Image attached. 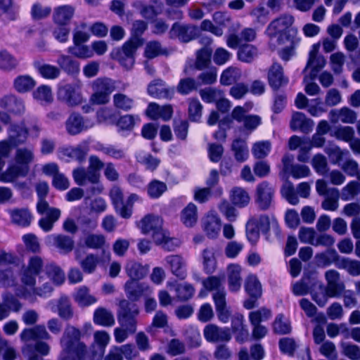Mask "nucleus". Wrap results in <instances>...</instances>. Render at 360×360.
I'll list each match as a JSON object with an SVG mask.
<instances>
[{
    "instance_id": "nucleus-1",
    "label": "nucleus",
    "mask_w": 360,
    "mask_h": 360,
    "mask_svg": "<svg viewBox=\"0 0 360 360\" xmlns=\"http://www.w3.org/2000/svg\"><path fill=\"white\" fill-rule=\"evenodd\" d=\"M80 338L81 332L79 329L74 326H67L60 339L63 360H85L87 349Z\"/></svg>"
},
{
    "instance_id": "nucleus-2",
    "label": "nucleus",
    "mask_w": 360,
    "mask_h": 360,
    "mask_svg": "<svg viewBox=\"0 0 360 360\" xmlns=\"http://www.w3.org/2000/svg\"><path fill=\"white\" fill-rule=\"evenodd\" d=\"M294 22V17L290 14H282L274 19L267 26L266 34L271 40L276 39L278 44H283L285 41H289L288 29Z\"/></svg>"
},
{
    "instance_id": "nucleus-3",
    "label": "nucleus",
    "mask_w": 360,
    "mask_h": 360,
    "mask_svg": "<svg viewBox=\"0 0 360 360\" xmlns=\"http://www.w3.org/2000/svg\"><path fill=\"white\" fill-rule=\"evenodd\" d=\"M92 94L89 102L92 105H105L109 102L110 95L115 90V82L110 78H98L91 84Z\"/></svg>"
},
{
    "instance_id": "nucleus-4",
    "label": "nucleus",
    "mask_w": 360,
    "mask_h": 360,
    "mask_svg": "<svg viewBox=\"0 0 360 360\" xmlns=\"http://www.w3.org/2000/svg\"><path fill=\"white\" fill-rule=\"evenodd\" d=\"M139 309L136 304L122 299L119 302L117 319L121 326L128 329L130 333H135L137 327V316Z\"/></svg>"
},
{
    "instance_id": "nucleus-5",
    "label": "nucleus",
    "mask_w": 360,
    "mask_h": 360,
    "mask_svg": "<svg viewBox=\"0 0 360 360\" xmlns=\"http://www.w3.org/2000/svg\"><path fill=\"white\" fill-rule=\"evenodd\" d=\"M320 43L313 44L309 53L307 65L303 71L304 74V82L313 80L317 74L326 66V58L319 53Z\"/></svg>"
},
{
    "instance_id": "nucleus-6",
    "label": "nucleus",
    "mask_w": 360,
    "mask_h": 360,
    "mask_svg": "<svg viewBox=\"0 0 360 360\" xmlns=\"http://www.w3.org/2000/svg\"><path fill=\"white\" fill-rule=\"evenodd\" d=\"M57 95L58 98L68 106H77L83 102L79 82L66 84L59 87Z\"/></svg>"
},
{
    "instance_id": "nucleus-7",
    "label": "nucleus",
    "mask_w": 360,
    "mask_h": 360,
    "mask_svg": "<svg viewBox=\"0 0 360 360\" xmlns=\"http://www.w3.org/2000/svg\"><path fill=\"white\" fill-rule=\"evenodd\" d=\"M37 210L40 214L44 215L39 221V226L44 231H49L53 229L54 223L58 221L61 214L59 209L50 207L44 199L39 200Z\"/></svg>"
},
{
    "instance_id": "nucleus-8",
    "label": "nucleus",
    "mask_w": 360,
    "mask_h": 360,
    "mask_svg": "<svg viewBox=\"0 0 360 360\" xmlns=\"http://www.w3.org/2000/svg\"><path fill=\"white\" fill-rule=\"evenodd\" d=\"M275 189L271 184L268 181L259 183L255 190V200L259 209L268 210L273 202Z\"/></svg>"
},
{
    "instance_id": "nucleus-9",
    "label": "nucleus",
    "mask_w": 360,
    "mask_h": 360,
    "mask_svg": "<svg viewBox=\"0 0 360 360\" xmlns=\"http://www.w3.org/2000/svg\"><path fill=\"white\" fill-rule=\"evenodd\" d=\"M203 335L205 339L212 343L227 342L231 339L230 329L228 328H220L219 326L209 323L203 329Z\"/></svg>"
},
{
    "instance_id": "nucleus-10",
    "label": "nucleus",
    "mask_w": 360,
    "mask_h": 360,
    "mask_svg": "<svg viewBox=\"0 0 360 360\" xmlns=\"http://www.w3.org/2000/svg\"><path fill=\"white\" fill-rule=\"evenodd\" d=\"M172 38H178L182 42L186 43L195 39L198 34V29L195 26L181 25L176 22L169 31Z\"/></svg>"
},
{
    "instance_id": "nucleus-11",
    "label": "nucleus",
    "mask_w": 360,
    "mask_h": 360,
    "mask_svg": "<svg viewBox=\"0 0 360 360\" xmlns=\"http://www.w3.org/2000/svg\"><path fill=\"white\" fill-rule=\"evenodd\" d=\"M267 79L270 86L276 90L288 83V78L284 75L283 68L278 63H274L269 68Z\"/></svg>"
},
{
    "instance_id": "nucleus-12",
    "label": "nucleus",
    "mask_w": 360,
    "mask_h": 360,
    "mask_svg": "<svg viewBox=\"0 0 360 360\" xmlns=\"http://www.w3.org/2000/svg\"><path fill=\"white\" fill-rule=\"evenodd\" d=\"M325 278L327 285L325 289L328 291L330 297H338L345 290V284L340 280V274L335 270H330L326 272Z\"/></svg>"
},
{
    "instance_id": "nucleus-13",
    "label": "nucleus",
    "mask_w": 360,
    "mask_h": 360,
    "mask_svg": "<svg viewBox=\"0 0 360 360\" xmlns=\"http://www.w3.org/2000/svg\"><path fill=\"white\" fill-rule=\"evenodd\" d=\"M257 37V31L252 27L243 28L239 34H230L226 39V44L229 48L236 49L240 43L253 41Z\"/></svg>"
},
{
    "instance_id": "nucleus-14",
    "label": "nucleus",
    "mask_w": 360,
    "mask_h": 360,
    "mask_svg": "<svg viewBox=\"0 0 360 360\" xmlns=\"http://www.w3.org/2000/svg\"><path fill=\"white\" fill-rule=\"evenodd\" d=\"M202 226L207 237L216 238L221 231V221L219 217L212 212H209L202 220Z\"/></svg>"
},
{
    "instance_id": "nucleus-15",
    "label": "nucleus",
    "mask_w": 360,
    "mask_h": 360,
    "mask_svg": "<svg viewBox=\"0 0 360 360\" xmlns=\"http://www.w3.org/2000/svg\"><path fill=\"white\" fill-rule=\"evenodd\" d=\"M75 8L70 4H64L54 8L53 13V22L60 26L68 25L73 18Z\"/></svg>"
},
{
    "instance_id": "nucleus-16",
    "label": "nucleus",
    "mask_w": 360,
    "mask_h": 360,
    "mask_svg": "<svg viewBox=\"0 0 360 360\" xmlns=\"http://www.w3.org/2000/svg\"><path fill=\"white\" fill-rule=\"evenodd\" d=\"M89 146L86 144L77 145L75 147L68 146L59 148V153L63 157L76 160L79 162H83L89 153Z\"/></svg>"
},
{
    "instance_id": "nucleus-17",
    "label": "nucleus",
    "mask_w": 360,
    "mask_h": 360,
    "mask_svg": "<svg viewBox=\"0 0 360 360\" xmlns=\"http://www.w3.org/2000/svg\"><path fill=\"white\" fill-rule=\"evenodd\" d=\"M329 118L332 123L336 124L339 121L346 124H353L357 119L356 112L347 107L338 110H332L329 112Z\"/></svg>"
},
{
    "instance_id": "nucleus-18",
    "label": "nucleus",
    "mask_w": 360,
    "mask_h": 360,
    "mask_svg": "<svg viewBox=\"0 0 360 360\" xmlns=\"http://www.w3.org/2000/svg\"><path fill=\"white\" fill-rule=\"evenodd\" d=\"M34 160V154L32 149L27 147L16 149L14 155V162L24 169L27 174L30 171V165Z\"/></svg>"
},
{
    "instance_id": "nucleus-19",
    "label": "nucleus",
    "mask_w": 360,
    "mask_h": 360,
    "mask_svg": "<svg viewBox=\"0 0 360 360\" xmlns=\"http://www.w3.org/2000/svg\"><path fill=\"white\" fill-rule=\"evenodd\" d=\"M124 290L127 297L131 301L138 300L143 294L150 292V287L143 283H136L129 280L124 284Z\"/></svg>"
},
{
    "instance_id": "nucleus-20",
    "label": "nucleus",
    "mask_w": 360,
    "mask_h": 360,
    "mask_svg": "<svg viewBox=\"0 0 360 360\" xmlns=\"http://www.w3.org/2000/svg\"><path fill=\"white\" fill-rule=\"evenodd\" d=\"M148 92L152 96L158 98L171 99L174 95V90L166 87L165 82L161 79H155L152 82L148 85Z\"/></svg>"
},
{
    "instance_id": "nucleus-21",
    "label": "nucleus",
    "mask_w": 360,
    "mask_h": 360,
    "mask_svg": "<svg viewBox=\"0 0 360 360\" xmlns=\"http://www.w3.org/2000/svg\"><path fill=\"white\" fill-rule=\"evenodd\" d=\"M146 113L153 120L162 118L164 120H169L172 116L173 108L171 105L160 106L155 103H151L149 104Z\"/></svg>"
},
{
    "instance_id": "nucleus-22",
    "label": "nucleus",
    "mask_w": 360,
    "mask_h": 360,
    "mask_svg": "<svg viewBox=\"0 0 360 360\" xmlns=\"http://www.w3.org/2000/svg\"><path fill=\"white\" fill-rule=\"evenodd\" d=\"M72 176L79 186H84L87 182L93 184H98L100 179V174H96L93 172L86 170L84 167H77L72 171Z\"/></svg>"
},
{
    "instance_id": "nucleus-23",
    "label": "nucleus",
    "mask_w": 360,
    "mask_h": 360,
    "mask_svg": "<svg viewBox=\"0 0 360 360\" xmlns=\"http://www.w3.org/2000/svg\"><path fill=\"white\" fill-rule=\"evenodd\" d=\"M27 174L18 164L11 162L8 164L7 168L2 171L0 174V181L4 183H13L19 177L25 176Z\"/></svg>"
},
{
    "instance_id": "nucleus-24",
    "label": "nucleus",
    "mask_w": 360,
    "mask_h": 360,
    "mask_svg": "<svg viewBox=\"0 0 360 360\" xmlns=\"http://www.w3.org/2000/svg\"><path fill=\"white\" fill-rule=\"evenodd\" d=\"M0 107L14 114H21L25 110L22 101L13 94L3 96L0 99Z\"/></svg>"
},
{
    "instance_id": "nucleus-25",
    "label": "nucleus",
    "mask_w": 360,
    "mask_h": 360,
    "mask_svg": "<svg viewBox=\"0 0 360 360\" xmlns=\"http://www.w3.org/2000/svg\"><path fill=\"white\" fill-rule=\"evenodd\" d=\"M290 126L294 131L299 129L304 133H309L314 127V122L307 118L303 113L296 112L292 114Z\"/></svg>"
},
{
    "instance_id": "nucleus-26",
    "label": "nucleus",
    "mask_w": 360,
    "mask_h": 360,
    "mask_svg": "<svg viewBox=\"0 0 360 360\" xmlns=\"http://www.w3.org/2000/svg\"><path fill=\"white\" fill-rule=\"evenodd\" d=\"M124 270L129 280L139 281L146 276L148 272V266L142 265L141 263L129 261L124 267Z\"/></svg>"
},
{
    "instance_id": "nucleus-27",
    "label": "nucleus",
    "mask_w": 360,
    "mask_h": 360,
    "mask_svg": "<svg viewBox=\"0 0 360 360\" xmlns=\"http://www.w3.org/2000/svg\"><path fill=\"white\" fill-rule=\"evenodd\" d=\"M110 196L120 214L124 218H129L131 216V210L123 204V193L121 189L117 186L112 187Z\"/></svg>"
},
{
    "instance_id": "nucleus-28",
    "label": "nucleus",
    "mask_w": 360,
    "mask_h": 360,
    "mask_svg": "<svg viewBox=\"0 0 360 360\" xmlns=\"http://www.w3.org/2000/svg\"><path fill=\"white\" fill-rule=\"evenodd\" d=\"M110 340V335L105 330H98L94 333V344L92 347L97 346V350L93 352V357H102L105 352V349Z\"/></svg>"
},
{
    "instance_id": "nucleus-29",
    "label": "nucleus",
    "mask_w": 360,
    "mask_h": 360,
    "mask_svg": "<svg viewBox=\"0 0 360 360\" xmlns=\"http://www.w3.org/2000/svg\"><path fill=\"white\" fill-rule=\"evenodd\" d=\"M37 274L33 272L27 270L25 267H22L20 273V280L25 290L22 293V296L25 298H30L31 296V292L27 290L28 288L33 290L35 288V285L37 283Z\"/></svg>"
},
{
    "instance_id": "nucleus-30",
    "label": "nucleus",
    "mask_w": 360,
    "mask_h": 360,
    "mask_svg": "<svg viewBox=\"0 0 360 360\" xmlns=\"http://www.w3.org/2000/svg\"><path fill=\"white\" fill-rule=\"evenodd\" d=\"M151 4H146L142 1H136L134 6L139 11L140 14L146 19H151L158 15V6L160 5V0H150Z\"/></svg>"
},
{
    "instance_id": "nucleus-31",
    "label": "nucleus",
    "mask_w": 360,
    "mask_h": 360,
    "mask_svg": "<svg viewBox=\"0 0 360 360\" xmlns=\"http://www.w3.org/2000/svg\"><path fill=\"white\" fill-rule=\"evenodd\" d=\"M74 300L82 307H89L97 302V298L91 293L86 286L79 288L73 295Z\"/></svg>"
},
{
    "instance_id": "nucleus-32",
    "label": "nucleus",
    "mask_w": 360,
    "mask_h": 360,
    "mask_svg": "<svg viewBox=\"0 0 360 360\" xmlns=\"http://www.w3.org/2000/svg\"><path fill=\"white\" fill-rule=\"evenodd\" d=\"M166 261L173 274L181 279L185 278L186 276V262L181 256L170 255L167 257Z\"/></svg>"
},
{
    "instance_id": "nucleus-33",
    "label": "nucleus",
    "mask_w": 360,
    "mask_h": 360,
    "mask_svg": "<svg viewBox=\"0 0 360 360\" xmlns=\"http://www.w3.org/2000/svg\"><path fill=\"white\" fill-rule=\"evenodd\" d=\"M9 140L13 144L23 143L28 135V130L23 122L11 124L8 129Z\"/></svg>"
},
{
    "instance_id": "nucleus-34",
    "label": "nucleus",
    "mask_w": 360,
    "mask_h": 360,
    "mask_svg": "<svg viewBox=\"0 0 360 360\" xmlns=\"http://www.w3.org/2000/svg\"><path fill=\"white\" fill-rule=\"evenodd\" d=\"M10 214L13 224L25 227L31 224L32 216L27 208H17L11 210Z\"/></svg>"
},
{
    "instance_id": "nucleus-35",
    "label": "nucleus",
    "mask_w": 360,
    "mask_h": 360,
    "mask_svg": "<svg viewBox=\"0 0 360 360\" xmlns=\"http://www.w3.org/2000/svg\"><path fill=\"white\" fill-rule=\"evenodd\" d=\"M162 226V219L153 214L146 215L141 221V229L143 233H152Z\"/></svg>"
},
{
    "instance_id": "nucleus-36",
    "label": "nucleus",
    "mask_w": 360,
    "mask_h": 360,
    "mask_svg": "<svg viewBox=\"0 0 360 360\" xmlns=\"http://www.w3.org/2000/svg\"><path fill=\"white\" fill-rule=\"evenodd\" d=\"M94 322L103 326H112L115 323L112 313L104 307H98L94 313Z\"/></svg>"
},
{
    "instance_id": "nucleus-37",
    "label": "nucleus",
    "mask_w": 360,
    "mask_h": 360,
    "mask_svg": "<svg viewBox=\"0 0 360 360\" xmlns=\"http://www.w3.org/2000/svg\"><path fill=\"white\" fill-rule=\"evenodd\" d=\"M230 200L234 205L244 207L249 204L250 196L244 188L235 187L231 191Z\"/></svg>"
},
{
    "instance_id": "nucleus-38",
    "label": "nucleus",
    "mask_w": 360,
    "mask_h": 360,
    "mask_svg": "<svg viewBox=\"0 0 360 360\" xmlns=\"http://www.w3.org/2000/svg\"><path fill=\"white\" fill-rule=\"evenodd\" d=\"M241 77L242 72L240 68L230 66L222 72L220 83L224 86H229L239 81Z\"/></svg>"
},
{
    "instance_id": "nucleus-39",
    "label": "nucleus",
    "mask_w": 360,
    "mask_h": 360,
    "mask_svg": "<svg viewBox=\"0 0 360 360\" xmlns=\"http://www.w3.org/2000/svg\"><path fill=\"white\" fill-rule=\"evenodd\" d=\"M228 280L231 291H238L241 286V267L238 264H231L228 266Z\"/></svg>"
},
{
    "instance_id": "nucleus-40",
    "label": "nucleus",
    "mask_w": 360,
    "mask_h": 360,
    "mask_svg": "<svg viewBox=\"0 0 360 360\" xmlns=\"http://www.w3.org/2000/svg\"><path fill=\"white\" fill-rule=\"evenodd\" d=\"M169 51L167 48L162 47L158 41H148L145 46L144 56L148 59L155 58L159 56H167Z\"/></svg>"
},
{
    "instance_id": "nucleus-41",
    "label": "nucleus",
    "mask_w": 360,
    "mask_h": 360,
    "mask_svg": "<svg viewBox=\"0 0 360 360\" xmlns=\"http://www.w3.org/2000/svg\"><path fill=\"white\" fill-rule=\"evenodd\" d=\"M340 192L338 188H331L329 194L321 202V207L326 211L335 212L339 207Z\"/></svg>"
},
{
    "instance_id": "nucleus-42",
    "label": "nucleus",
    "mask_w": 360,
    "mask_h": 360,
    "mask_svg": "<svg viewBox=\"0 0 360 360\" xmlns=\"http://www.w3.org/2000/svg\"><path fill=\"white\" fill-rule=\"evenodd\" d=\"M148 29V23L143 20H137L133 22L130 30V39L136 41L138 44H144V39L142 35Z\"/></svg>"
},
{
    "instance_id": "nucleus-43",
    "label": "nucleus",
    "mask_w": 360,
    "mask_h": 360,
    "mask_svg": "<svg viewBox=\"0 0 360 360\" xmlns=\"http://www.w3.org/2000/svg\"><path fill=\"white\" fill-rule=\"evenodd\" d=\"M66 129L69 134L75 135L86 129L83 118L78 114H72L66 122Z\"/></svg>"
},
{
    "instance_id": "nucleus-44",
    "label": "nucleus",
    "mask_w": 360,
    "mask_h": 360,
    "mask_svg": "<svg viewBox=\"0 0 360 360\" xmlns=\"http://www.w3.org/2000/svg\"><path fill=\"white\" fill-rule=\"evenodd\" d=\"M46 274L57 285L63 283L65 279V274L61 268L53 263L46 266Z\"/></svg>"
},
{
    "instance_id": "nucleus-45",
    "label": "nucleus",
    "mask_w": 360,
    "mask_h": 360,
    "mask_svg": "<svg viewBox=\"0 0 360 360\" xmlns=\"http://www.w3.org/2000/svg\"><path fill=\"white\" fill-rule=\"evenodd\" d=\"M35 85V81L29 75L18 76L13 82L14 89L20 93L27 92L32 90Z\"/></svg>"
},
{
    "instance_id": "nucleus-46",
    "label": "nucleus",
    "mask_w": 360,
    "mask_h": 360,
    "mask_svg": "<svg viewBox=\"0 0 360 360\" xmlns=\"http://www.w3.org/2000/svg\"><path fill=\"white\" fill-rule=\"evenodd\" d=\"M257 49L256 46L245 44L239 47L238 51V58L244 63H251L257 56Z\"/></svg>"
},
{
    "instance_id": "nucleus-47",
    "label": "nucleus",
    "mask_w": 360,
    "mask_h": 360,
    "mask_svg": "<svg viewBox=\"0 0 360 360\" xmlns=\"http://www.w3.org/2000/svg\"><path fill=\"white\" fill-rule=\"evenodd\" d=\"M58 315L65 320H69L74 315L71 303L67 297H61L57 302Z\"/></svg>"
},
{
    "instance_id": "nucleus-48",
    "label": "nucleus",
    "mask_w": 360,
    "mask_h": 360,
    "mask_svg": "<svg viewBox=\"0 0 360 360\" xmlns=\"http://www.w3.org/2000/svg\"><path fill=\"white\" fill-rule=\"evenodd\" d=\"M231 148L237 161L243 162L247 159L248 150L245 140L241 139H235L233 141Z\"/></svg>"
},
{
    "instance_id": "nucleus-49",
    "label": "nucleus",
    "mask_w": 360,
    "mask_h": 360,
    "mask_svg": "<svg viewBox=\"0 0 360 360\" xmlns=\"http://www.w3.org/2000/svg\"><path fill=\"white\" fill-rule=\"evenodd\" d=\"M57 63L60 68L70 74L77 73L79 70V63L68 56H60Z\"/></svg>"
},
{
    "instance_id": "nucleus-50",
    "label": "nucleus",
    "mask_w": 360,
    "mask_h": 360,
    "mask_svg": "<svg viewBox=\"0 0 360 360\" xmlns=\"http://www.w3.org/2000/svg\"><path fill=\"white\" fill-rule=\"evenodd\" d=\"M211 55L212 49L209 48H203L198 51L195 63V68L202 70L207 68L210 63Z\"/></svg>"
},
{
    "instance_id": "nucleus-51",
    "label": "nucleus",
    "mask_w": 360,
    "mask_h": 360,
    "mask_svg": "<svg viewBox=\"0 0 360 360\" xmlns=\"http://www.w3.org/2000/svg\"><path fill=\"white\" fill-rule=\"evenodd\" d=\"M181 219L186 226H193L198 219L197 207L193 204H188L182 211Z\"/></svg>"
},
{
    "instance_id": "nucleus-52",
    "label": "nucleus",
    "mask_w": 360,
    "mask_h": 360,
    "mask_svg": "<svg viewBox=\"0 0 360 360\" xmlns=\"http://www.w3.org/2000/svg\"><path fill=\"white\" fill-rule=\"evenodd\" d=\"M271 143L269 141H260L252 145V153L257 159L265 158L269 153Z\"/></svg>"
},
{
    "instance_id": "nucleus-53",
    "label": "nucleus",
    "mask_w": 360,
    "mask_h": 360,
    "mask_svg": "<svg viewBox=\"0 0 360 360\" xmlns=\"http://www.w3.org/2000/svg\"><path fill=\"white\" fill-rule=\"evenodd\" d=\"M346 56L340 51H337L332 53L329 58V63L331 70L336 75H340L342 72L343 65L345 63Z\"/></svg>"
},
{
    "instance_id": "nucleus-54",
    "label": "nucleus",
    "mask_w": 360,
    "mask_h": 360,
    "mask_svg": "<svg viewBox=\"0 0 360 360\" xmlns=\"http://www.w3.org/2000/svg\"><path fill=\"white\" fill-rule=\"evenodd\" d=\"M169 286L174 288L176 292V297L181 301L188 300L192 297L194 294L195 289L191 284H169Z\"/></svg>"
},
{
    "instance_id": "nucleus-55",
    "label": "nucleus",
    "mask_w": 360,
    "mask_h": 360,
    "mask_svg": "<svg viewBox=\"0 0 360 360\" xmlns=\"http://www.w3.org/2000/svg\"><path fill=\"white\" fill-rule=\"evenodd\" d=\"M245 290L252 297L257 298L262 294V285L255 276L250 275L245 281Z\"/></svg>"
},
{
    "instance_id": "nucleus-56",
    "label": "nucleus",
    "mask_w": 360,
    "mask_h": 360,
    "mask_svg": "<svg viewBox=\"0 0 360 360\" xmlns=\"http://www.w3.org/2000/svg\"><path fill=\"white\" fill-rule=\"evenodd\" d=\"M113 104L116 108L127 111L133 107L134 100L126 94L118 93L113 96Z\"/></svg>"
},
{
    "instance_id": "nucleus-57",
    "label": "nucleus",
    "mask_w": 360,
    "mask_h": 360,
    "mask_svg": "<svg viewBox=\"0 0 360 360\" xmlns=\"http://www.w3.org/2000/svg\"><path fill=\"white\" fill-rule=\"evenodd\" d=\"M202 105L196 98L188 99V113L190 120L198 122L202 117Z\"/></svg>"
},
{
    "instance_id": "nucleus-58",
    "label": "nucleus",
    "mask_w": 360,
    "mask_h": 360,
    "mask_svg": "<svg viewBox=\"0 0 360 360\" xmlns=\"http://www.w3.org/2000/svg\"><path fill=\"white\" fill-rule=\"evenodd\" d=\"M99 263V258L94 254L87 255L79 262L80 266L83 271L86 274L94 273Z\"/></svg>"
},
{
    "instance_id": "nucleus-59",
    "label": "nucleus",
    "mask_w": 360,
    "mask_h": 360,
    "mask_svg": "<svg viewBox=\"0 0 360 360\" xmlns=\"http://www.w3.org/2000/svg\"><path fill=\"white\" fill-rule=\"evenodd\" d=\"M202 262L205 270L212 273L216 268V259L212 248H206L202 251Z\"/></svg>"
},
{
    "instance_id": "nucleus-60",
    "label": "nucleus",
    "mask_w": 360,
    "mask_h": 360,
    "mask_svg": "<svg viewBox=\"0 0 360 360\" xmlns=\"http://www.w3.org/2000/svg\"><path fill=\"white\" fill-rule=\"evenodd\" d=\"M85 245L91 249H101L105 244V238L101 234H88L84 238Z\"/></svg>"
},
{
    "instance_id": "nucleus-61",
    "label": "nucleus",
    "mask_w": 360,
    "mask_h": 360,
    "mask_svg": "<svg viewBox=\"0 0 360 360\" xmlns=\"http://www.w3.org/2000/svg\"><path fill=\"white\" fill-rule=\"evenodd\" d=\"M166 352L171 356L181 355L186 352V345L179 339L173 338L167 343Z\"/></svg>"
},
{
    "instance_id": "nucleus-62",
    "label": "nucleus",
    "mask_w": 360,
    "mask_h": 360,
    "mask_svg": "<svg viewBox=\"0 0 360 360\" xmlns=\"http://www.w3.org/2000/svg\"><path fill=\"white\" fill-rule=\"evenodd\" d=\"M167 189L165 183L158 181L153 180L148 186V193L153 198L160 197Z\"/></svg>"
},
{
    "instance_id": "nucleus-63",
    "label": "nucleus",
    "mask_w": 360,
    "mask_h": 360,
    "mask_svg": "<svg viewBox=\"0 0 360 360\" xmlns=\"http://www.w3.org/2000/svg\"><path fill=\"white\" fill-rule=\"evenodd\" d=\"M35 99L46 103H51L53 100L51 89L46 85L39 86L33 93Z\"/></svg>"
},
{
    "instance_id": "nucleus-64",
    "label": "nucleus",
    "mask_w": 360,
    "mask_h": 360,
    "mask_svg": "<svg viewBox=\"0 0 360 360\" xmlns=\"http://www.w3.org/2000/svg\"><path fill=\"white\" fill-rule=\"evenodd\" d=\"M34 65L41 76L45 78L55 79L60 74V70L56 66L48 64L40 65L39 63H35Z\"/></svg>"
}]
</instances>
